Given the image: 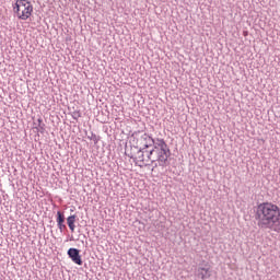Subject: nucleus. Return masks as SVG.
Segmentation results:
<instances>
[{"instance_id": "f257e3e1", "label": "nucleus", "mask_w": 280, "mask_h": 280, "mask_svg": "<svg viewBox=\"0 0 280 280\" xmlns=\"http://www.w3.org/2000/svg\"><path fill=\"white\" fill-rule=\"evenodd\" d=\"M254 220L262 231L280 233V208L272 202H261L254 207Z\"/></svg>"}, {"instance_id": "f03ea898", "label": "nucleus", "mask_w": 280, "mask_h": 280, "mask_svg": "<svg viewBox=\"0 0 280 280\" xmlns=\"http://www.w3.org/2000/svg\"><path fill=\"white\" fill-rule=\"evenodd\" d=\"M133 150H137V152L127 153V156H129V159H133L139 167H148V165H152V163L156 162V160L152 159L154 155V151H152V149H138L137 147H133Z\"/></svg>"}, {"instance_id": "7ed1b4c3", "label": "nucleus", "mask_w": 280, "mask_h": 280, "mask_svg": "<svg viewBox=\"0 0 280 280\" xmlns=\"http://www.w3.org/2000/svg\"><path fill=\"white\" fill-rule=\"evenodd\" d=\"M153 154H156L155 161H158L160 167H167L170 165V156H172V151L170 147L163 139H158L155 147L153 149Z\"/></svg>"}, {"instance_id": "20e7f679", "label": "nucleus", "mask_w": 280, "mask_h": 280, "mask_svg": "<svg viewBox=\"0 0 280 280\" xmlns=\"http://www.w3.org/2000/svg\"><path fill=\"white\" fill-rule=\"evenodd\" d=\"M13 12L20 21H27L34 12V7L28 0H16L13 5Z\"/></svg>"}, {"instance_id": "39448f33", "label": "nucleus", "mask_w": 280, "mask_h": 280, "mask_svg": "<svg viewBox=\"0 0 280 280\" xmlns=\"http://www.w3.org/2000/svg\"><path fill=\"white\" fill-rule=\"evenodd\" d=\"M140 141L143 150H152V152H154V148H156V140L152 139L148 133H143L140 137Z\"/></svg>"}, {"instance_id": "423d86ee", "label": "nucleus", "mask_w": 280, "mask_h": 280, "mask_svg": "<svg viewBox=\"0 0 280 280\" xmlns=\"http://www.w3.org/2000/svg\"><path fill=\"white\" fill-rule=\"evenodd\" d=\"M67 255L73 264H77V266H82V256L80 255V249L71 247L68 249Z\"/></svg>"}, {"instance_id": "0eeeda50", "label": "nucleus", "mask_w": 280, "mask_h": 280, "mask_svg": "<svg viewBox=\"0 0 280 280\" xmlns=\"http://www.w3.org/2000/svg\"><path fill=\"white\" fill-rule=\"evenodd\" d=\"M197 277L199 279H209L211 277V270H209V267H198L197 269Z\"/></svg>"}, {"instance_id": "6e6552de", "label": "nucleus", "mask_w": 280, "mask_h": 280, "mask_svg": "<svg viewBox=\"0 0 280 280\" xmlns=\"http://www.w3.org/2000/svg\"><path fill=\"white\" fill-rule=\"evenodd\" d=\"M78 215L72 214L70 217L67 218V224L71 231V233L75 232V220H77Z\"/></svg>"}, {"instance_id": "1a4fd4ad", "label": "nucleus", "mask_w": 280, "mask_h": 280, "mask_svg": "<svg viewBox=\"0 0 280 280\" xmlns=\"http://www.w3.org/2000/svg\"><path fill=\"white\" fill-rule=\"evenodd\" d=\"M56 221H57V226L60 224H65V212L58 211Z\"/></svg>"}, {"instance_id": "9d476101", "label": "nucleus", "mask_w": 280, "mask_h": 280, "mask_svg": "<svg viewBox=\"0 0 280 280\" xmlns=\"http://www.w3.org/2000/svg\"><path fill=\"white\" fill-rule=\"evenodd\" d=\"M37 121H39V124L37 125V127H35V130H37V132H40V135H43L45 132V124H43L42 118H38Z\"/></svg>"}, {"instance_id": "9b49d317", "label": "nucleus", "mask_w": 280, "mask_h": 280, "mask_svg": "<svg viewBox=\"0 0 280 280\" xmlns=\"http://www.w3.org/2000/svg\"><path fill=\"white\" fill-rule=\"evenodd\" d=\"M80 117H82V114L80 112L75 110V112L72 113V118L73 119L78 120V119H80Z\"/></svg>"}, {"instance_id": "f8f14e48", "label": "nucleus", "mask_w": 280, "mask_h": 280, "mask_svg": "<svg viewBox=\"0 0 280 280\" xmlns=\"http://www.w3.org/2000/svg\"><path fill=\"white\" fill-rule=\"evenodd\" d=\"M57 226H58L60 233H62V232L66 231V229H67V225H66L65 223H61V224H59V225H57Z\"/></svg>"}, {"instance_id": "ddd939ff", "label": "nucleus", "mask_w": 280, "mask_h": 280, "mask_svg": "<svg viewBox=\"0 0 280 280\" xmlns=\"http://www.w3.org/2000/svg\"><path fill=\"white\" fill-rule=\"evenodd\" d=\"M91 140L94 141V143H97V136L92 133Z\"/></svg>"}]
</instances>
